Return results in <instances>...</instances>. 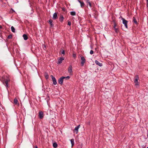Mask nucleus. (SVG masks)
I'll return each mask as SVG.
<instances>
[{
    "label": "nucleus",
    "mask_w": 148,
    "mask_h": 148,
    "mask_svg": "<svg viewBox=\"0 0 148 148\" xmlns=\"http://www.w3.org/2000/svg\"><path fill=\"white\" fill-rule=\"evenodd\" d=\"M139 77L137 75H136L135 77V79L134 80V83L135 84V85L136 87H138L139 85V83L138 82Z\"/></svg>",
    "instance_id": "f257e3e1"
},
{
    "label": "nucleus",
    "mask_w": 148,
    "mask_h": 148,
    "mask_svg": "<svg viewBox=\"0 0 148 148\" xmlns=\"http://www.w3.org/2000/svg\"><path fill=\"white\" fill-rule=\"evenodd\" d=\"M10 81V79L8 77H7L6 79H5L3 80V84L4 83V82L5 83V86L6 87L8 86V82Z\"/></svg>",
    "instance_id": "f03ea898"
},
{
    "label": "nucleus",
    "mask_w": 148,
    "mask_h": 148,
    "mask_svg": "<svg viewBox=\"0 0 148 148\" xmlns=\"http://www.w3.org/2000/svg\"><path fill=\"white\" fill-rule=\"evenodd\" d=\"M81 65L82 66H83L84 65V64L86 62V60L85 58L83 56H81Z\"/></svg>",
    "instance_id": "7ed1b4c3"
},
{
    "label": "nucleus",
    "mask_w": 148,
    "mask_h": 148,
    "mask_svg": "<svg viewBox=\"0 0 148 148\" xmlns=\"http://www.w3.org/2000/svg\"><path fill=\"white\" fill-rule=\"evenodd\" d=\"M123 21V23L124 25L126 28H127V21L124 18H122L121 19Z\"/></svg>",
    "instance_id": "20e7f679"
},
{
    "label": "nucleus",
    "mask_w": 148,
    "mask_h": 148,
    "mask_svg": "<svg viewBox=\"0 0 148 148\" xmlns=\"http://www.w3.org/2000/svg\"><path fill=\"white\" fill-rule=\"evenodd\" d=\"M51 77L52 80L53 84L55 85H56L57 84V82L55 78L52 75H51Z\"/></svg>",
    "instance_id": "39448f33"
},
{
    "label": "nucleus",
    "mask_w": 148,
    "mask_h": 148,
    "mask_svg": "<svg viewBox=\"0 0 148 148\" xmlns=\"http://www.w3.org/2000/svg\"><path fill=\"white\" fill-rule=\"evenodd\" d=\"M64 76H62L61 77L58 79V82L59 84L61 85H62L63 84V80L64 79Z\"/></svg>",
    "instance_id": "423d86ee"
},
{
    "label": "nucleus",
    "mask_w": 148,
    "mask_h": 148,
    "mask_svg": "<svg viewBox=\"0 0 148 148\" xmlns=\"http://www.w3.org/2000/svg\"><path fill=\"white\" fill-rule=\"evenodd\" d=\"M39 117L40 119H42L43 117V113L42 111H40L39 112Z\"/></svg>",
    "instance_id": "0eeeda50"
},
{
    "label": "nucleus",
    "mask_w": 148,
    "mask_h": 148,
    "mask_svg": "<svg viewBox=\"0 0 148 148\" xmlns=\"http://www.w3.org/2000/svg\"><path fill=\"white\" fill-rule=\"evenodd\" d=\"M64 58L63 57H61L58 60V64H60L62 62V61L64 60Z\"/></svg>",
    "instance_id": "6e6552de"
},
{
    "label": "nucleus",
    "mask_w": 148,
    "mask_h": 148,
    "mask_svg": "<svg viewBox=\"0 0 148 148\" xmlns=\"http://www.w3.org/2000/svg\"><path fill=\"white\" fill-rule=\"evenodd\" d=\"M95 63L97 65H98L100 67L102 66L103 65L102 63H100L97 60H95Z\"/></svg>",
    "instance_id": "1a4fd4ad"
},
{
    "label": "nucleus",
    "mask_w": 148,
    "mask_h": 148,
    "mask_svg": "<svg viewBox=\"0 0 148 148\" xmlns=\"http://www.w3.org/2000/svg\"><path fill=\"white\" fill-rule=\"evenodd\" d=\"M68 71L69 73H71L72 72V66L71 65H70Z\"/></svg>",
    "instance_id": "9d476101"
},
{
    "label": "nucleus",
    "mask_w": 148,
    "mask_h": 148,
    "mask_svg": "<svg viewBox=\"0 0 148 148\" xmlns=\"http://www.w3.org/2000/svg\"><path fill=\"white\" fill-rule=\"evenodd\" d=\"M80 127V125H79L78 126H76L75 127L74 130L76 131V133L77 134L78 133V130L79 128Z\"/></svg>",
    "instance_id": "9b49d317"
},
{
    "label": "nucleus",
    "mask_w": 148,
    "mask_h": 148,
    "mask_svg": "<svg viewBox=\"0 0 148 148\" xmlns=\"http://www.w3.org/2000/svg\"><path fill=\"white\" fill-rule=\"evenodd\" d=\"M78 1L80 3L81 7L83 8L84 6V2L81 1L79 0H78Z\"/></svg>",
    "instance_id": "f8f14e48"
},
{
    "label": "nucleus",
    "mask_w": 148,
    "mask_h": 148,
    "mask_svg": "<svg viewBox=\"0 0 148 148\" xmlns=\"http://www.w3.org/2000/svg\"><path fill=\"white\" fill-rule=\"evenodd\" d=\"M57 13H56V12L55 13L53 14V19H56L57 18Z\"/></svg>",
    "instance_id": "ddd939ff"
},
{
    "label": "nucleus",
    "mask_w": 148,
    "mask_h": 148,
    "mask_svg": "<svg viewBox=\"0 0 148 148\" xmlns=\"http://www.w3.org/2000/svg\"><path fill=\"white\" fill-rule=\"evenodd\" d=\"M64 17L62 15H60V17L59 18V20L61 22H62L63 21V20H64Z\"/></svg>",
    "instance_id": "4468645a"
},
{
    "label": "nucleus",
    "mask_w": 148,
    "mask_h": 148,
    "mask_svg": "<svg viewBox=\"0 0 148 148\" xmlns=\"http://www.w3.org/2000/svg\"><path fill=\"white\" fill-rule=\"evenodd\" d=\"M86 3L87 6H89L90 8H91V4L90 2L89 1H87Z\"/></svg>",
    "instance_id": "2eb2a0df"
},
{
    "label": "nucleus",
    "mask_w": 148,
    "mask_h": 148,
    "mask_svg": "<svg viewBox=\"0 0 148 148\" xmlns=\"http://www.w3.org/2000/svg\"><path fill=\"white\" fill-rule=\"evenodd\" d=\"M23 36L24 40H27L28 37L26 35L24 34L23 35Z\"/></svg>",
    "instance_id": "dca6fc26"
},
{
    "label": "nucleus",
    "mask_w": 148,
    "mask_h": 148,
    "mask_svg": "<svg viewBox=\"0 0 148 148\" xmlns=\"http://www.w3.org/2000/svg\"><path fill=\"white\" fill-rule=\"evenodd\" d=\"M71 142L72 145V147L74 144V139H71L70 140Z\"/></svg>",
    "instance_id": "f3484780"
},
{
    "label": "nucleus",
    "mask_w": 148,
    "mask_h": 148,
    "mask_svg": "<svg viewBox=\"0 0 148 148\" xmlns=\"http://www.w3.org/2000/svg\"><path fill=\"white\" fill-rule=\"evenodd\" d=\"M133 22L135 23L136 24H137V22L135 18L134 17H133Z\"/></svg>",
    "instance_id": "a211bd4d"
},
{
    "label": "nucleus",
    "mask_w": 148,
    "mask_h": 148,
    "mask_svg": "<svg viewBox=\"0 0 148 148\" xmlns=\"http://www.w3.org/2000/svg\"><path fill=\"white\" fill-rule=\"evenodd\" d=\"M53 146L54 148H56L57 147L58 145L56 143H54L53 144Z\"/></svg>",
    "instance_id": "6ab92c4d"
},
{
    "label": "nucleus",
    "mask_w": 148,
    "mask_h": 148,
    "mask_svg": "<svg viewBox=\"0 0 148 148\" xmlns=\"http://www.w3.org/2000/svg\"><path fill=\"white\" fill-rule=\"evenodd\" d=\"M49 21L51 26V27H52L53 26V25L52 23V21L50 19L49 20Z\"/></svg>",
    "instance_id": "aec40b11"
},
{
    "label": "nucleus",
    "mask_w": 148,
    "mask_h": 148,
    "mask_svg": "<svg viewBox=\"0 0 148 148\" xmlns=\"http://www.w3.org/2000/svg\"><path fill=\"white\" fill-rule=\"evenodd\" d=\"M11 29L12 31V32H15V29L13 26H12L11 27Z\"/></svg>",
    "instance_id": "412c9836"
},
{
    "label": "nucleus",
    "mask_w": 148,
    "mask_h": 148,
    "mask_svg": "<svg viewBox=\"0 0 148 148\" xmlns=\"http://www.w3.org/2000/svg\"><path fill=\"white\" fill-rule=\"evenodd\" d=\"M14 102L15 104H16L18 103V101L16 98H15L14 99Z\"/></svg>",
    "instance_id": "4be33fe9"
},
{
    "label": "nucleus",
    "mask_w": 148,
    "mask_h": 148,
    "mask_svg": "<svg viewBox=\"0 0 148 148\" xmlns=\"http://www.w3.org/2000/svg\"><path fill=\"white\" fill-rule=\"evenodd\" d=\"M71 15L74 16L76 14V13L74 11H72L71 12Z\"/></svg>",
    "instance_id": "5701e85b"
},
{
    "label": "nucleus",
    "mask_w": 148,
    "mask_h": 148,
    "mask_svg": "<svg viewBox=\"0 0 148 148\" xmlns=\"http://www.w3.org/2000/svg\"><path fill=\"white\" fill-rule=\"evenodd\" d=\"M64 79H69L70 78V77L69 76H67V77H64Z\"/></svg>",
    "instance_id": "b1692460"
},
{
    "label": "nucleus",
    "mask_w": 148,
    "mask_h": 148,
    "mask_svg": "<svg viewBox=\"0 0 148 148\" xmlns=\"http://www.w3.org/2000/svg\"><path fill=\"white\" fill-rule=\"evenodd\" d=\"M114 29L115 32L116 33H117L118 32L119 30L118 28H114Z\"/></svg>",
    "instance_id": "393cba45"
},
{
    "label": "nucleus",
    "mask_w": 148,
    "mask_h": 148,
    "mask_svg": "<svg viewBox=\"0 0 148 148\" xmlns=\"http://www.w3.org/2000/svg\"><path fill=\"white\" fill-rule=\"evenodd\" d=\"M94 53V51L93 50H91L90 51V54L91 55L92 54Z\"/></svg>",
    "instance_id": "a878e982"
},
{
    "label": "nucleus",
    "mask_w": 148,
    "mask_h": 148,
    "mask_svg": "<svg viewBox=\"0 0 148 148\" xmlns=\"http://www.w3.org/2000/svg\"><path fill=\"white\" fill-rule=\"evenodd\" d=\"M12 37V36L11 35H8V38L9 39L11 38Z\"/></svg>",
    "instance_id": "bb28decb"
},
{
    "label": "nucleus",
    "mask_w": 148,
    "mask_h": 148,
    "mask_svg": "<svg viewBox=\"0 0 148 148\" xmlns=\"http://www.w3.org/2000/svg\"><path fill=\"white\" fill-rule=\"evenodd\" d=\"M61 53L62 54L64 55L65 54L64 51V50H62Z\"/></svg>",
    "instance_id": "cd10ccee"
},
{
    "label": "nucleus",
    "mask_w": 148,
    "mask_h": 148,
    "mask_svg": "<svg viewBox=\"0 0 148 148\" xmlns=\"http://www.w3.org/2000/svg\"><path fill=\"white\" fill-rule=\"evenodd\" d=\"M71 22L69 21L68 22V25H71Z\"/></svg>",
    "instance_id": "c85d7f7f"
},
{
    "label": "nucleus",
    "mask_w": 148,
    "mask_h": 148,
    "mask_svg": "<svg viewBox=\"0 0 148 148\" xmlns=\"http://www.w3.org/2000/svg\"><path fill=\"white\" fill-rule=\"evenodd\" d=\"M116 24H114V28H116Z\"/></svg>",
    "instance_id": "c756f323"
},
{
    "label": "nucleus",
    "mask_w": 148,
    "mask_h": 148,
    "mask_svg": "<svg viewBox=\"0 0 148 148\" xmlns=\"http://www.w3.org/2000/svg\"><path fill=\"white\" fill-rule=\"evenodd\" d=\"M45 77L46 79H48L49 77V75H46Z\"/></svg>",
    "instance_id": "7c9ffc66"
},
{
    "label": "nucleus",
    "mask_w": 148,
    "mask_h": 148,
    "mask_svg": "<svg viewBox=\"0 0 148 148\" xmlns=\"http://www.w3.org/2000/svg\"><path fill=\"white\" fill-rule=\"evenodd\" d=\"M146 0V1H147V7H148V0Z\"/></svg>",
    "instance_id": "2f4dec72"
},
{
    "label": "nucleus",
    "mask_w": 148,
    "mask_h": 148,
    "mask_svg": "<svg viewBox=\"0 0 148 148\" xmlns=\"http://www.w3.org/2000/svg\"><path fill=\"white\" fill-rule=\"evenodd\" d=\"M73 57H74V58H75V57H76V55H75V54H73Z\"/></svg>",
    "instance_id": "473e14b6"
},
{
    "label": "nucleus",
    "mask_w": 148,
    "mask_h": 148,
    "mask_svg": "<svg viewBox=\"0 0 148 148\" xmlns=\"http://www.w3.org/2000/svg\"><path fill=\"white\" fill-rule=\"evenodd\" d=\"M35 148H38L37 146H35Z\"/></svg>",
    "instance_id": "72a5a7b5"
},
{
    "label": "nucleus",
    "mask_w": 148,
    "mask_h": 148,
    "mask_svg": "<svg viewBox=\"0 0 148 148\" xmlns=\"http://www.w3.org/2000/svg\"><path fill=\"white\" fill-rule=\"evenodd\" d=\"M62 10H63V11H64V10H65L64 8H63V9H62Z\"/></svg>",
    "instance_id": "f704fd0d"
},
{
    "label": "nucleus",
    "mask_w": 148,
    "mask_h": 148,
    "mask_svg": "<svg viewBox=\"0 0 148 148\" xmlns=\"http://www.w3.org/2000/svg\"><path fill=\"white\" fill-rule=\"evenodd\" d=\"M147 137H148V132L147 133Z\"/></svg>",
    "instance_id": "c9c22d12"
},
{
    "label": "nucleus",
    "mask_w": 148,
    "mask_h": 148,
    "mask_svg": "<svg viewBox=\"0 0 148 148\" xmlns=\"http://www.w3.org/2000/svg\"><path fill=\"white\" fill-rule=\"evenodd\" d=\"M2 28V27L0 25V28Z\"/></svg>",
    "instance_id": "e433bc0d"
},
{
    "label": "nucleus",
    "mask_w": 148,
    "mask_h": 148,
    "mask_svg": "<svg viewBox=\"0 0 148 148\" xmlns=\"http://www.w3.org/2000/svg\"><path fill=\"white\" fill-rule=\"evenodd\" d=\"M44 47L46 48V46L45 45L44 46Z\"/></svg>",
    "instance_id": "4c0bfd02"
},
{
    "label": "nucleus",
    "mask_w": 148,
    "mask_h": 148,
    "mask_svg": "<svg viewBox=\"0 0 148 148\" xmlns=\"http://www.w3.org/2000/svg\"><path fill=\"white\" fill-rule=\"evenodd\" d=\"M147 148H148V147H147Z\"/></svg>",
    "instance_id": "58836bf2"
}]
</instances>
